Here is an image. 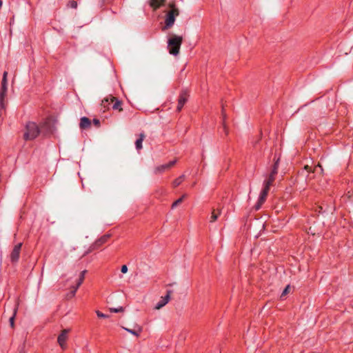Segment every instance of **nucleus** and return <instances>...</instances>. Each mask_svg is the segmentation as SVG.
Here are the masks:
<instances>
[{"mask_svg":"<svg viewBox=\"0 0 353 353\" xmlns=\"http://www.w3.org/2000/svg\"><path fill=\"white\" fill-rule=\"evenodd\" d=\"M110 97H108L105 99H103L101 101V105L103 106L105 109L109 110L110 107L109 105L112 103Z\"/></svg>","mask_w":353,"mask_h":353,"instance_id":"obj_24","label":"nucleus"},{"mask_svg":"<svg viewBox=\"0 0 353 353\" xmlns=\"http://www.w3.org/2000/svg\"><path fill=\"white\" fill-rule=\"evenodd\" d=\"M79 126L81 129H88L91 126V121L86 117H83L80 120Z\"/></svg>","mask_w":353,"mask_h":353,"instance_id":"obj_15","label":"nucleus"},{"mask_svg":"<svg viewBox=\"0 0 353 353\" xmlns=\"http://www.w3.org/2000/svg\"><path fill=\"white\" fill-rule=\"evenodd\" d=\"M123 328L126 330L128 332L133 334L134 336L138 337L139 336L140 334L142 332V327L139 325H135L134 327V329H129L127 327H123Z\"/></svg>","mask_w":353,"mask_h":353,"instance_id":"obj_14","label":"nucleus"},{"mask_svg":"<svg viewBox=\"0 0 353 353\" xmlns=\"http://www.w3.org/2000/svg\"><path fill=\"white\" fill-rule=\"evenodd\" d=\"M221 214V210L220 209H213L212 212H211V216H210V223H214L215 222L218 217L220 216Z\"/></svg>","mask_w":353,"mask_h":353,"instance_id":"obj_18","label":"nucleus"},{"mask_svg":"<svg viewBox=\"0 0 353 353\" xmlns=\"http://www.w3.org/2000/svg\"><path fill=\"white\" fill-rule=\"evenodd\" d=\"M68 8H77V2L74 0L70 1L67 4Z\"/></svg>","mask_w":353,"mask_h":353,"instance_id":"obj_27","label":"nucleus"},{"mask_svg":"<svg viewBox=\"0 0 353 353\" xmlns=\"http://www.w3.org/2000/svg\"><path fill=\"white\" fill-rule=\"evenodd\" d=\"M176 162V160H173V161H170L168 163L157 166L155 168L154 172L156 174L162 173V172H165V170L172 168L173 165H174Z\"/></svg>","mask_w":353,"mask_h":353,"instance_id":"obj_11","label":"nucleus"},{"mask_svg":"<svg viewBox=\"0 0 353 353\" xmlns=\"http://www.w3.org/2000/svg\"><path fill=\"white\" fill-rule=\"evenodd\" d=\"M221 115H222V130L224 132L225 135L227 136L228 134V129L225 124L226 114L225 112L223 105H222Z\"/></svg>","mask_w":353,"mask_h":353,"instance_id":"obj_16","label":"nucleus"},{"mask_svg":"<svg viewBox=\"0 0 353 353\" xmlns=\"http://www.w3.org/2000/svg\"><path fill=\"white\" fill-rule=\"evenodd\" d=\"M279 158H277L276 159V157H274V165L272 166V170H271V172L272 174H277L278 173V169H279Z\"/></svg>","mask_w":353,"mask_h":353,"instance_id":"obj_21","label":"nucleus"},{"mask_svg":"<svg viewBox=\"0 0 353 353\" xmlns=\"http://www.w3.org/2000/svg\"><path fill=\"white\" fill-rule=\"evenodd\" d=\"M16 312H17V309L14 310V314L9 319L10 324L12 327H14V319H15Z\"/></svg>","mask_w":353,"mask_h":353,"instance_id":"obj_29","label":"nucleus"},{"mask_svg":"<svg viewBox=\"0 0 353 353\" xmlns=\"http://www.w3.org/2000/svg\"><path fill=\"white\" fill-rule=\"evenodd\" d=\"M69 332V329H64L58 336L57 342L63 350L65 349L66 347V341L68 339V334Z\"/></svg>","mask_w":353,"mask_h":353,"instance_id":"obj_9","label":"nucleus"},{"mask_svg":"<svg viewBox=\"0 0 353 353\" xmlns=\"http://www.w3.org/2000/svg\"><path fill=\"white\" fill-rule=\"evenodd\" d=\"M87 272V270H83L81 272L80 275L79 276V279L77 280V282L76 283L77 288H79L81 285L83 283L84 279H85V275Z\"/></svg>","mask_w":353,"mask_h":353,"instance_id":"obj_22","label":"nucleus"},{"mask_svg":"<svg viewBox=\"0 0 353 353\" xmlns=\"http://www.w3.org/2000/svg\"><path fill=\"white\" fill-rule=\"evenodd\" d=\"M96 314H97V316H98L99 318H103V319H105V318H108V317H109V316H108V315H107V314H105L102 313V312H101V311H99V310H97V311H96Z\"/></svg>","mask_w":353,"mask_h":353,"instance_id":"obj_30","label":"nucleus"},{"mask_svg":"<svg viewBox=\"0 0 353 353\" xmlns=\"http://www.w3.org/2000/svg\"><path fill=\"white\" fill-rule=\"evenodd\" d=\"M168 7L170 8V10H179L176 7V4L173 1V2H170L168 4Z\"/></svg>","mask_w":353,"mask_h":353,"instance_id":"obj_33","label":"nucleus"},{"mask_svg":"<svg viewBox=\"0 0 353 353\" xmlns=\"http://www.w3.org/2000/svg\"><path fill=\"white\" fill-rule=\"evenodd\" d=\"M186 194H183L182 195L179 199H178L177 200H176L171 205V208L172 209H174L175 208H176L178 205H179L183 201V199L186 197Z\"/></svg>","mask_w":353,"mask_h":353,"instance_id":"obj_23","label":"nucleus"},{"mask_svg":"<svg viewBox=\"0 0 353 353\" xmlns=\"http://www.w3.org/2000/svg\"><path fill=\"white\" fill-rule=\"evenodd\" d=\"M172 290H167V294L165 296H162L161 300L157 303L154 307L155 310H159L163 306H165L170 299V294H172Z\"/></svg>","mask_w":353,"mask_h":353,"instance_id":"obj_10","label":"nucleus"},{"mask_svg":"<svg viewBox=\"0 0 353 353\" xmlns=\"http://www.w3.org/2000/svg\"><path fill=\"white\" fill-rule=\"evenodd\" d=\"M8 72L4 71L3 78L1 83L0 88V118L2 117L3 113L6 112L8 103L6 100L8 91Z\"/></svg>","mask_w":353,"mask_h":353,"instance_id":"obj_1","label":"nucleus"},{"mask_svg":"<svg viewBox=\"0 0 353 353\" xmlns=\"http://www.w3.org/2000/svg\"><path fill=\"white\" fill-rule=\"evenodd\" d=\"M41 134L39 125L35 122L28 121L26 125V132L23 134V139L26 141L35 139Z\"/></svg>","mask_w":353,"mask_h":353,"instance_id":"obj_3","label":"nucleus"},{"mask_svg":"<svg viewBox=\"0 0 353 353\" xmlns=\"http://www.w3.org/2000/svg\"><path fill=\"white\" fill-rule=\"evenodd\" d=\"M304 169L306 170L307 172H313L312 168L307 165H305Z\"/></svg>","mask_w":353,"mask_h":353,"instance_id":"obj_37","label":"nucleus"},{"mask_svg":"<svg viewBox=\"0 0 353 353\" xmlns=\"http://www.w3.org/2000/svg\"><path fill=\"white\" fill-rule=\"evenodd\" d=\"M111 236L109 234H105L97 239L89 248L88 252L99 248L103 244L105 243Z\"/></svg>","mask_w":353,"mask_h":353,"instance_id":"obj_8","label":"nucleus"},{"mask_svg":"<svg viewBox=\"0 0 353 353\" xmlns=\"http://www.w3.org/2000/svg\"><path fill=\"white\" fill-rule=\"evenodd\" d=\"M183 37L172 34L168 40V49L169 53L174 56L179 54L180 48L183 43Z\"/></svg>","mask_w":353,"mask_h":353,"instance_id":"obj_2","label":"nucleus"},{"mask_svg":"<svg viewBox=\"0 0 353 353\" xmlns=\"http://www.w3.org/2000/svg\"><path fill=\"white\" fill-rule=\"evenodd\" d=\"M264 202H261L259 200L256 202V203L254 205V208L256 210H259L261 208V205L263 204Z\"/></svg>","mask_w":353,"mask_h":353,"instance_id":"obj_34","label":"nucleus"},{"mask_svg":"<svg viewBox=\"0 0 353 353\" xmlns=\"http://www.w3.org/2000/svg\"><path fill=\"white\" fill-rule=\"evenodd\" d=\"M110 99L111 102L114 103L112 106V108L113 110H118L119 112H121L123 110V108L121 107L123 103L122 101L119 100L117 98L112 95L110 96Z\"/></svg>","mask_w":353,"mask_h":353,"instance_id":"obj_12","label":"nucleus"},{"mask_svg":"<svg viewBox=\"0 0 353 353\" xmlns=\"http://www.w3.org/2000/svg\"><path fill=\"white\" fill-rule=\"evenodd\" d=\"M290 285H287L285 289L283 290V291L282 292L281 294V299H283L285 296H286L289 292H290Z\"/></svg>","mask_w":353,"mask_h":353,"instance_id":"obj_28","label":"nucleus"},{"mask_svg":"<svg viewBox=\"0 0 353 353\" xmlns=\"http://www.w3.org/2000/svg\"><path fill=\"white\" fill-rule=\"evenodd\" d=\"M145 138V134L143 133H141L139 134V138L135 142V146L137 150H140L142 148V143Z\"/></svg>","mask_w":353,"mask_h":353,"instance_id":"obj_20","label":"nucleus"},{"mask_svg":"<svg viewBox=\"0 0 353 353\" xmlns=\"http://www.w3.org/2000/svg\"><path fill=\"white\" fill-rule=\"evenodd\" d=\"M165 3L166 0H150L149 5L154 10H157Z\"/></svg>","mask_w":353,"mask_h":353,"instance_id":"obj_13","label":"nucleus"},{"mask_svg":"<svg viewBox=\"0 0 353 353\" xmlns=\"http://www.w3.org/2000/svg\"><path fill=\"white\" fill-rule=\"evenodd\" d=\"M269 191H270V189H268L265 187H263L262 191L261 192V194H260V196H259V198L258 200H259L261 202H265Z\"/></svg>","mask_w":353,"mask_h":353,"instance_id":"obj_19","label":"nucleus"},{"mask_svg":"<svg viewBox=\"0 0 353 353\" xmlns=\"http://www.w3.org/2000/svg\"><path fill=\"white\" fill-rule=\"evenodd\" d=\"M79 288H77V285L71 287L70 295L71 296H74L77 291Z\"/></svg>","mask_w":353,"mask_h":353,"instance_id":"obj_31","label":"nucleus"},{"mask_svg":"<svg viewBox=\"0 0 353 353\" xmlns=\"http://www.w3.org/2000/svg\"><path fill=\"white\" fill-rule=\"evenodd\" d=\"M22 243H19L15 245L10 252V260L12 264L18 263L20 257V253L22 248Z\"/></svg>","mask_w":353,"mask_h":353,"instance_id":"obj_7","label":"nucleus"},{"mask_svg":"<svg viewBox=\"0 0 353 353\" xmlns=\"http://www.w3.org/2000/svg\"><path fill=\"white\" fill-rule=\"evenodd\" d=\"M179 15V10H169L165 14V25L162 28V30L165 31L171 28L176 17Z\"/></svg>","mask_w":353,"mask_h":353,"instance_id":"obj_5","label":"nucleus"},{"mask_svg":"<svg viewBox=\"0 0 353 353\" xmlns=\"http://www.w3.org/2000/svg\"><path fill=\"white\" fill-rule=\"evenodd\" d=\"M41 133L44 137L50 136L54 132L55 123L51 117L46 118L43 121L39 123Z\"/></svg>","mask_w":353,"mask_h":353,"instance_id":"obj_4","label":"nucleus"},{"mask_svg":"<svg viewBox=\"0 0 353 353\" xmlns=\"http://www.w3.org/2000/svg\"><path fill=\"white\" fill-rule=\"evenodd\" d=\"M121 272L123 274L128 272V267L126 265H123L121 268Z\"/></svg>","mask_w":353,"mask_h":353,"instance_id":"obj_35","label":"nucleus"},{"mask_svg":"<svg viewBox=\"0 0 353 353\" xmlns=\"http://www.w3.org/2000/svg\"><path fill=\"white\" fill-rule=\"evenodd\" d=\"M26 343L25 341L22 343V345L19 347V353H26L25 350Z\"/></svg>","mask_w":353,"mask_h":353,"instance_id":"obj_32","label":"nucleus"},{"mask_svg":"<svg viewBox=\"0 0 353 353\" xmlns=\"http://www.w3.org/2000/svg\"><path fill=\"white\" fill-rule=\"evenodd\" d=\"M190 94L188 90L184 89L182 90L179 95L178 97V103L176 107V111L178 112H181L183 109L184 105L186 103V102L188 101Z\"/></svg>","mask_w":353,"mask_h":353,"instance_id":"obj_6","label":"nucleus"},{"mask_svg":"<svg viewBox=\"0 0 353 353\" xmlns=\"http://www.w3.org/2000/svg\"><path fill=\"white\" fill-rule=\"evenodd\" d=\"M275 177H276V174L270 173L268 179L264 181V183H263L264 187L270 189L275 181Z\"/></svg>","mask_w":353,"mask_h":353,"instance_id":"obj_17","label":"nucleus"},{"mask_svg":"<svg viewBox=\"0 0 353 353\" xmlns=\"http://www.w3.org/2000/svg\"><path fill=\"white\" fill-rule=\"evenodd\" d=\"M184 179H185V175L182 174L180 176H179L178 178H176V179H174V181L172 183L173 187L176 188V187L179 186L183 181Z\"/></svg>","mask_w":353,"mask_h":353,"instance_id":"obj_25","label":"nucleus"},{"mask_svg":"<svg viewBox=\"0 0 353 353\" xmlns=\"http://www.w3.org/2000/svg\"><path fill=\"white\" fill-rule=\"evenodd\" d=\"M110 311L111 312H114V313L123 312L124 311V308L122 306H120L117 308L111 307V308H110Z\"/></svg>","mask_w":353,"mask_h":353,"instance_id":"obj_26","label":"nucleus"},{"mask_svg":"<svg viewBox=\"0 0 353 353\" xmlns=\"http://www.w3.org/2000/svg\"><path fill=\"white\" fill-rule=\"evenodd\" d=\"M159 193H160V194H159L160 195H163V194H164L165 193V189H163V188H161V189L159 190Z\"/></svg>","mask_w":353,"mask_h":353,"instance_id":"obj_38","label":"nucleus"},{"mask_svg":"<svg viewBox=\"0 0 353 353\" xmlns=\"http://www.w3.org/2000/svg\"><path fill=\"white\" fill-rule=\"evenodd\" d=\"M93 123L97 128L100 126V121L98 119H94Z\"/></svg>","mask_w":353,"mask_h":353,"instance_id":"obj_36","label":"nucleus"}]
</instances>
